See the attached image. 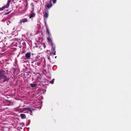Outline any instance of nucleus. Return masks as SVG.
Masks as SVG:
<instances>
[{
	"label": "nucleus",
	"instance_id": "3",
	"mask_svg": "<svg viewBox=\"0 0 131 131\" xmlns=\"http://www.w3.org/2000/svg\"><path fill=\"white\" fill-rule=\"evenodd\" d=\"M40 84H39V85H41L42 86H46L48 85V82L47 81L45 80H43L42 81L38 83Z\"/></svg>",
	"mask_w": 131,
	"mask_h": 131
},
{
	"label": "nucleus",
	"instance_id": "19",
	"mask_svg": "<svg viewBox=\"0 0 131 131\" xmlns=\"http://www.w3.org/2000/svg\"><path fill=\"white\" fill-rule=\"evenodd\" d=\"M56 51H54L53 52V54L54 55H55L56 54Z\"/></svg>",
	"mask_w": 131,
	"mask_h": 131
},
{
	"label": "nucleus",
	"instance_id": "12",
	"mask_svg": "<svg viewBox=\"0 0 131 131\" xmlns=\"http://www.w3.org/2000/svg\"><path fill=\"white\" fill-rule=\"evenodd\" d=\"M46 32L48 34H50V33L49 32V30L48 27H47L46 28Z\"/></svg>",
	"mask_w": 131,
	"mask_h": 131
},
{
	"label": "nucleus",
	"instance_id": "17",
	"mask_svg": "<svg viewBox=\"0 0 131 131\" xmlns=\"http://www.w3.org/2000/svg\"><path fill=\"white\" fill-rule=\"evenodd\" d=\"M10 21L9 20H8L7 22V24L8 25L9 24H10Z\"/></svg>",
	"mask_w": 131,
	"mask_h": 131
},
{
	"label": "nucleus",
	"instance_id": "8",
	"mask_svg": "<svg viewBox=\"0 0 131 131\" xmlns=\"http://www.w3.org/2000/svg\"><path fill=\"white\" fill-rule=\"evenodd\" d=\"M48 14L47 12H45L44 15L45 20H46V19L48 18Z\"/></svg>",
	"mask_w": 131,
	"mask_h": 131
},
{
	"label": "nucleus",
	"instance_id": "4",
	"mask_svg": "<svg viewBox=\"0 0 131 131\" xmlns=\"http://www.w3.org/2000/svg\"><path fill=\"white\" fill-rule=\"evenodd\" d=\"M31 53L29 52H27L25 55L26 59H30Z\"/></svg>",
	"mask_w": 131,
	"mask_h": 131
},
{
	"label": "nucleus",
	"instance_id": "23",
	"mask_svg": "<svg viewBox=\"0 0 131 131\" xmlns=\"http://www.w3.org/2000/svg\"><path fill=\"white\" fill-rule=\"evenodd\" d=\"M30 120H29V122H28V124H30Z\"/></svg>",
	"mask_w": 131,
	"mask_h": 131
},
{
	"label": "nucleus",
	"instance_id": "10",
	"mask_svg": "<svg viewBox=\"0 0 131 131\" xmlns=\"http://www.w3.org/2000/svg\"><path fill=\"white\" fill-rule=\"evenodd\" d=\"M20 116L22 119L25 118H26V115L24 114H21Z\"/></svg>",
	"mask_w": 131,
	"mask_h": 131
},
{
	"label": "nucleus",
	"instance_id": "2",
	"mask_svg": "<svg viewBox=\"0 0 131 131\" xmlns=\"http://www.w3.org/2000/svg\"><path fill=\"white\" fill-rule=\"evenodd\" d=\"M11 0H8L7 3L6 5H5L2 8H0V10H3L6 8H7L9 6Z\"/></svg>",
	"mask_w": 131,
	"mask_h": 131
},
{
	"label": "nucleus",
	"instance_id": "21",
	"mask_svg": "<svg viewBox=\"0 0 131 131\" xmlns=\"http://www.w3.org/2000/svg\"><path fill=\"white\" fill-rule=\"evenodd\" d=\"M16 109H17V110L18 111H19V109L18 108H17Z\"/></svg>",
	"mask_w": 131,
	"mask_h": 131
},
{
	"label": "nucleus",
	"instance_id": "7",
	"mask_svg": "<svg viewBox=\"0 0 131 131\" xmlns=\"http://www.w3.org/2000/svg\"><path fill=\"white\" fill-rule=\"evenodd\" d=\"M42 81L40 77H38L36 80V83H38L39 82H40Z\"/></svg>",
	"mask_w": 131,
	"mask_h": 131
},
{
	"label": "nucleus",
	"instance_id": "15",
	"mask_svg": "<svg viewBox=\"0 0 131 131\" xmlns=\"http://www.w3.org/2000/svg\"><path fill=\"white\" fill-rule=\"evenodd\" d=\"M52 2L53 4L55 3L56 2L57 0H52Z\"/></svg>",
	"mask_w": 131,
	"mask_h": 131
},
{
	"label": "nucleus",
	"instance_id": "14",
	"mask_svg": "<svg viewBox=\"0 0 131 131\" xmlns=\"http://www.w3.org/2000/svg\"><path fill=\"white\" fill-rule=\"evenodd\" d=\"M54 79H53L50 82L51 84H53L54 83Z\"/></svg>",
	"mask_w": 131,
	"mask_h": 131
},
{
	"label": "nucleus",
	"instance_id": "5",
	"mask_svg": "<svg viewBox=\"0 0 131 131\" xmlns=\"http://www.w3.org/2000/svg\"><path fill=\"white\" fill-rule=\"evenodd\" d=\"M28 22V20L26 18H24L20 20V21L19 24H20V25H21L23 23L27 22Z\"/></svg>",
	"mask_w": 131,
	"mask_h": 131
},
{
	"label": "nucleus",
	"instance_id": "11",
	"mask_svg": "<svg viewBox=\"0 0 131 131\" xmlns=\"http://www.w3.org/2000/svg\"><path fill=\"white\" fill-rule=\"evenodd\" d=\"M52 6V4L51 3L50 4H48L47 5V7L48 8H50Z\"/></svg>",
	"mask_w": 131,
	"mask_h": 131
},
{
	"label": "nucleus",
	"instance_id": "20",
	"mask_svg": "<svg viewBox=\"0 0 131 131\" xmlns=\"http://www.w3.org/2000/svg\"><path fill=\"white\" fill-rule=\"evenodd\" d=\"M36 63L38 66L40 64V63H38V62H37Z\"/></svg>",
	"mask_w": 131,
	"mask_h": 131
},
{
	"label": "nucleus",
	"instance_id": "25",
	"mask_svg": "<svg viewBox=\"0 0 131 131\" xmlns=\"http://www.w3.org/2000/svg\"><path fill=\"white\" fill-rule=\"evenodd\" d=\"M56 57H56L55 58H56Z\"/></svg>",
	"mask_w": 131,
	"mask_h": 131
},
{
	"label": "nucleus",
	"instance_id": "22",
	"mask_svg": "<svg viewBox=\"0 0 131 131\" xmlns=\"http://www.w3.org/2000/svg\"><path fill=\"white\" fill-rule=\"evenodd\" d=\"M47 39H48V41H50V39H49V38H47Z\"/></svg>",
	"mask_w": 131,
	"mask_h": 131
},
{
	"label": "nucleus",
	"instance_id": "6",
	"mask_svg": "<svg viewBox=\"0 0 131 131\" xmlns=\"http://www.w3.org/2000/svg\"><path fill=\"white\" fill-rule=\"evenodd\" d=\"M40 84L39 83H31L30 84V86L31 88H35L37 85H39Z\"/></svg>",
	"mask_w": 131,
	"mask_h": 131
},
{
	"label": "nucleus",
	"instance_id": "24",
	"mask_svg": "<svg viewBox=\"0 0 131 131\" xmlns=\"http://www.w3.org/2000/svg\"><path fill=\"white\" fill-rule=\"evenodd\" d=\"M9 13H7V14H9Z\"/></svg>",
	"mask_w": 131,
	"mask_h": 131
},
{
	"label": "nucleus",
	"instance_id": "9",
	"mask_svg": "<svg viewBox=\"0 0 131 131\" xmlns=\"http://www.w3.org/2000/svg\"><path fill=\"white\" fill-rule=\"evenodd\" d=\"M35 14L34 13L31 12V14H30V16L29 17L30 18H32L34 17L35 16Z\"/></svg>",
	"mask_w": 131,
	"mask_h": 131
},
{
	"label": "nucleus",
	"instance_id": "13",
	"mask_svg": "<svg viewBox=\"0 0 131 131\" xmlns=\"http://www.w3.org/2000/svg\"><path fill=\"white\" fill-rule=\"evenodd\" d=\"M28 112L30 113V114L31 115H33L32 113V111L31 109L29 108L28 110Z\"/></svg>",
	"mask_w": 131,
	"mask_h": 131
},
{
	"label": "nucleus",
	"instance_id": "16",
	"mask_svg": "<svg viewBox=\"0 0 131 131\" xmlns=\"http://www.w3.org/2000/svg\"><path fill=\"white\" fill-rule=\"evenodd\" d=\"M45 26L46 27V28H47V27H48V26L47 25V24L46 22H45Z\"/></svg>",
	"mask_w": 131,
	"mask_h": 131
},
{
	"label": "nucleus",
	"instance_id": "18",
	"mask_svg": "<svg viewBox=\"0 0 131 131\" xmlns=\"http://www.w3.org/2000/svg\"><path fill=\"white\" fill-rule=\"evenodd\" d=\"M52 50L53 51V52H54L55 51V48H54L53 47L52 48Z\"/></svg>",
	"mask_w": 131,
	"mask_h": 131
},
{
	"label": "nucleus",
	"instance_id": "1",
	"mask_svg": "<svg viewBox=\"0 0 131 131\" xmlns=\"http://www.w3.org/2000/svg\"><path fill=\"white\" fill-rule=\"evenodd\" d=\"M4 73H5L4 71L0 70V80L3 79L4 80L2 81L3 82L8 81L9 79L7 76L4 75Z\"/></svg>",
	"mask_w": 131,
	"mask_h": 131
}]
</instances>
